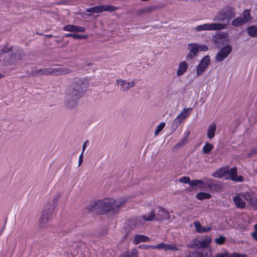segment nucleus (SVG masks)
<instances>
[{"instance_id": "nucleus-1", "label": "nucleus", "mask_w": 257, "mask_h": 257, "mask_svg": "<svg viewBox=\"0 0 257 257\" xmlns=\"http://www.w3.org/2000/svg\"><path fill=\"white\" fill-rule=\"evenodd\" d=\"M126 202L125 200H115L113 198H104L97 201H91L86 207L88 212H97L99 214H105L112 211L117 213L119 208Z\"/></svg>"}, {"instance_id": "nucleus-2", "label": "nucleus", "mask_w": 257, "mask_h": 257, "mask_svg": "<svg viewBox=\"0 0 257 257\" xmlns=\"http://www.w3.org/2000/svg\"><path fill=\"white\" fill-rule=\"evenodd\" d=\"M73 85V90L70 93L67 94L68 98L71 100L67 103L69 107L76 106L77 100L83 96L87 87V84L81 79H77Z\"/></svg>"}, {"instance_id": "nucleus-3", "label": "nucleus", "mask_w": 257, "mask_h": 257, "mask_svg": "<svg viewBox=\"0 0 257 257\" xmlns=\"http://www.w3.org/2000/svg\"><path fill=\"white\" fill-rule=\"evenodd\" d=\"M237 169L233 167L230 168L229 166H226L221 167L217 170L212 174V176L214 178H221L225 177V180H231L233 181L237 182H242L244 181V178L242 176H237Z\"/></svg>"}, {"instance_id": "nucleus-4", "label": "nucleus", "mask_w": 257, "mask_h": 257, "mask_svg": "<svg viewBox=\"0 0 257 257\" xmlns=\"http://www.w3.org/2000/svg\"><path fill=\"white\" fill-rule=\"evenodd\" d=\"M54 210V206L52 202H47L45 205L42 215L40 218L39 225L40 227L46 226L51 218Z\"/></svg>"}, {"instance_id": "nucleus-5", "label": "nucleus", "mask_w": 257, "mask_h": 257, "mask_svg": "<svg viewBox=\"0 0 257 257\" xmlns=\"http://www.w3.org/2000/svg\"><path fill=\"white\" fill-rule=\"evenodd\" d=\"M234 17L235 10L234 8L227 6L225 7L219 13L217 19L218 21L223 23H221L222 24L225 25L226 27Z\"/></svg>"}, {"instance_id": "nucleus-6", "label": "nucleus", "mask_w": 257, "mask_h": 257, "mask_svg": "<svg viewBox=\"0 0 257 257\" xmlns=\"http://www.w3.org/2000/svg\"><path fill=\"white\" fill-rule=\"evenodd\" d=\"M198 187L201 189H208L210 191L219 192L223 188L222 184L214 179H206V182H203V185L199 186Z\"/></svg>"}, {"instance_id": "nucleus-7", "label": "nucleus", "mask_w": 257, "mask_h": 257, "mask_svg": "<svg viewBox=\"0 0 257 257\" xmlns=\"http://www.w3.org/2000/svg\"><path fill=\"white\" fill-rule=\"evenodd\" d=\"M118 9V8L117 7L105 5L90 8L87 9L86 11L91 13H99L103 12H113Z\"/></svg>"}, {"instance_id": "nucleus-8", "label": "nucleus", "mask_w": 257, "mask_h": 257, "mask_svg": "<svg viewBox=\"0 0 257 257\" xmlns=\"http://www.w3.org/2000/svg\"><path fill=\"white\" fill-rule=\"evenodd\" d=\"M225 28V25L222 24L212 23L204 24L197 26L195 30L197 31H211V30H221Z\"/></svg>"}, {"instance_id": "nucleus-9", "label": "nucleus", "mask_w": 257, "mask_h": 257, "mask_svg": "<svg viewBox=\"0 0 257 257\" xmlns=\"http://www.w3.org/2000/svg\"><path fill=\"white\" fill-rule=\"evenodd\" d=\"M210 63V58L208 55L203 57L196 68V76H199L203 74L204 71L208 68Z\"/></svg>"}, {"instance_id": "nucleus-10", "label": "nucleus", "mask_w": 257, "mask_h": 257, "mask_svg": "<svg viewBox=\"0 0 257 257\" xmlns=\"http://www.w3.org/2000/svg\"><path fill=\"white\" fill-rule=\"evenodd\" d=\"M63 71V68L60 67L47 68L43 69H39L35 71V74L40 75H59Z\"/></svg>"}, {"instance_id": "nucleus-11", "label": "nucleus", "mask_w": 257, "mask_h": 257, "mask_svg": "<svg viewBox=\"0 0 257 257\" xmlns=\"http://www.w3.org/2000/svg\"><path fill=\"white\" fill-rule=\"evenodd\" d=\"M192 108L189 107L187 109H184L176 117V118L173 120L172 123V126L177 127L181 123L184 121L185 118L188 116L191 113Z\"/></svg>"}, {"instance_id": "nucleus-12", "label": "nucleus", "mask_w": 257, "mask_h": 257, "mask_svg": "<svg viewBox=\"0 0 257 257\" xmlns=\"http://www.w3.org/2000/svg\"><path fill=\"white\" fill-rule=\"evenodd\" d=\"M232 47L230 45H227L221 48L216 55V60L218 62H221L224 60L231 52Z\"/></svg>"}, {"instance_id": "nucleus-13", "label": "nucleus", "mask_w": 257, "mask_h": 257, "mask_svg": "<svg viewBox=\"0 0 257 257\" xmlns=\"http://www.w3.org/2000/svg\"><path fill=\"white\" fill-rule=\"evenodd\" d=\"M24 56V53L21 48H18L15 52H13L12 56L10 57L9 63H15L21 60Z\"/></svg>"}, {"instance_id": "nucleus-14", "label": "nucleus", "mask_w": 257, "mask_h": 257, "mask_svg": "<svg viewBox=\"0 0 257 257\" xmlns=\"http://www.w3.org/2000/svg\"><path fill=\"white\" fill-rule=\"evenodd\" d=\"M145 222V220L143 216L133 217L129 220V222L131 225L133 226L135 228L140 227V226L144 225Z\"/></svg>"}, {"instance_id": "nucleus-15", "label": "nucleus", "mask_w": 257, "mask_h": 257, "mask_svg": "<svg viewBox=\"0 0 257 257\" xmlns=\"http://www.w3.org/2000/svg\"><path fill=\"white\" fill-rule=\"evenodd\" d=\"M157 249H164L165 251L173 250L178 251L179 249L174 244H167L161 242L157 245Z\"/></svg>"}, {"instance_id": "nucleus-16", "label": "nucleus", "mask_w": 257, "mask_h": 257, "mask_svg": "<svg viewBox=\"0 0 257 257\" xmlns=\"http://www.w3.org/2000/svg\"><path fill=\"white\" fill-rule=\"evenodd\" d=\"M170 218V214L164 208H160L156 215V220L162 221L164 219H169Z\"/></svg>"}, {"instance_id": "nucleus-17", "label": "nucleus", "mask_w": 257, "mask_h": 257, "mask_svg": "<svg viewBox=\"0 0 257 257\" xmlns=\"http://www.w3.org/2000/svg\"><path fill=\"white\" fill-rule=\"evenodd\" d=\"M193 224L195 227L196 232L198 233L207 232L212 229L211 227H206L204 226H202L200 222L198 221L194 222Z\"/></svg>"}, {"instance_id": "nucleus-18", "label": "nucleus", "mask_w": 257, "mask_h": 257, "mask_svg": "<svg viewBox=\"0 0 257 257\" xmlns=\"http://www.w3.org/2000/svg\"><path fill=\"white\" fill-rule=\"evenodd\" d=\"M216 130V124L215 123H211L208 127L207 130V137L209 139H212L215 136V133Z\"/></svg>"}, {"instance_id": "nucleus-19", "label": "nucleus", "mask_w": 257, "mask_h": 257, "mask_svg": "<svg viewBox=\"0 0 257 257\" xmlns=\"http://www.w3.org/2000/svg\"><path fill=\"white\" fill-rule=\"evenodd\" d=\"M188 67V65L186 61L181 62L179 65L177 75L180 76L183 75L187 71Z\"/></svg>"}, {"instance_id": "nucleus-20", "label": "nucleus", "mask_w": 257, "mask_h": 257, "mask_svg": "<svg viewBox=\"0 0 257 257\" xmlns=\"http://www.w3.org/2000/svg\"><path fill=\"white\" fill-rule=\"evenodd\" d=\"M150 238L145 235L137 234L135 236L133 242L135 244H138L142 242H147L149 241Z\"/></svg>"}, {"instance_id": "nucleus-21", "label": "nucleus", "mask_w": 257, "mask_h": 257, "mask_svg": "<svg viewBox=\"0 0 257 257\" xmlns=\"http://www.w3.org/2000/svg\"><path fill=\"white\" fill-rule=\"evenodd\" d=\"M234 204L238 208L243 209L245 207V203L242 200L240 195H235L233 198Z\"/></svg>"}, {"instance_id": "nucleus-22", "label": "nucleus", "mask_w": 257, "mask_h": 257, "mask_svg": "<svg viewBox=\"0 0 257 257\" xmlns=\"http://www.w3.org/2000/svg\"><path fill=\"white\" fill-rule=\"evenodd\" d=\"M247 34L251 37H257V27L251 26L247 28Z\"/></svg>"}, {"instance_id": "nucleus-23", "label": "nucleus", "mask_w": 257, "mask_h": 257, "mask_svg": "<svg viewBox=\"0 0 257 257\" xmlns=\"http://www.w3.org/2000/svg\"><path fill=\"white\" fill-rule=\"evenodd\" d=\"M211 238L209 236H205L204 238H202L201 240H200L201 243V247L202 248H206L207 247L209 244L211 243Z\"/></svg>"}, {"instance_id": "nucleus-24", "label": "nucleus", "mask_w": 257, "mask_h": 257, "mask_svg": "<svg viewBox=\"0 0 257 257\" xmlns=\"http://www.w3.org/2000/svg\"><path fill=\"white\" fill-rule=\"evenodd\" d=\"M65 37H72L74 39H86L88 38V36L86 35L69 33L65 34Z\"/></svg>"}, {"instance_id": "nucleus-25", "label": "nucleus", "mask_w": 257, "mask_h": 257, "mask_svg": "<svg viewBox=\"0 0 257 257\" xmlns=\"http://www.w3.org/2000/svg\"><path fill=\"white\" fill-rule=\"evenodd\" d=\"M197 199L200 200H203L205 199H209L211 198V195L208 193L206 192H199L196 195Z\"/></svg>"}, {"instance_id": "nucleus-26", "label": "nucleus", "mask_w": 257, "mask_h": 257, "mask_svg": "<svg viewBox=\"0 0 257 257\" xmlns=\"http://www.w3.org/2000/svg\"><path fill=\"white\" fill-rule=\"evenodd\" d=\"M239 195L243 197L244 199L246 200L249 204H250L253 197V193L251 191L245 192L242 194H240Z\"/></svg>"}, {"instance_id": "nucleus-27", "label": "nucleus", "mask_w": 257, "mask_h": 257, "mask_svg": "<svg viewBox=\"0 0 257 257\" xmlns=\"http://www.w3.org/2000/svg\"><path fill=\"white\" fill-rule=\"evenodd\" d=\"M119 257H138V252L137 249H134L131 252L126 251L122 253Z\"/></svg>"}, {"instance_id": "nucleus-28", "label": "nucleus", "mask_w": 257, "mask_h": 257, "mask_svg": "<svg viewBox=\"0 0 257 257\" xmlns=\"http://www.w3.org/2000/svg\"><path fill=\"white\" fill-rule=\"evenodd\" d=\"M188 49L192 53L197 55L199 51V45L197 44L190 43L188 45Z\"/></svg>"}, {"instance_id": "nucleus-29", "label": "nucleus", "mask_w": 257, "mask_h": 257, "mask_svg": "<svg viewBox=\"0 0 257 257\" xmlns=\"http://www.w3.org/2000/svg\"><path fill=\"white\" fill-rule=\"evenodd\" d=\"M214 146L209 143H206L202 148V152L205 154H208L213 149Z\"/></svg>"}, {"instance_id": "nucleus-30", "label": "nucleus", "mask_w": 257, "mask_h": 257, "mask_svg": "<svg viewBox=\"0 0 257 257\" xmlns=\"http://www.w3.org/2000/svg\"><path fill=\"white\" fill-rule=\"evenodd\" d=\"M231 24L233 26L237 27L244 25L245 24V22L243 21V18H241V17H239L233 19Z\"/></svg>"}, {"instance_id": "nucleus-31", "label": "nucleus", "mask_w": 257, "mask_h": 257, "mask_svg": "<svg viewBox=\"0 0 257 257\" xmlns=\"http://www.w3.org/2000/svg\"><path fill=\"white\" fill-rule=\"evenodd\" d=\"M143 216L145 221H152L155 218V217L156 218L155 211L154 210L150 212L148 215H143Z\"/></svg>"}, {"instance_id": "nucleus-32", "label": "nucleus", "mask_w": 257, "mask_h": 257, "mask_svg": "<svg viewBox=\"0 0 257 257\" xmlns=\"http://www.w3.org/2000/svg\"><path fill=\"white\" fill-rule=\"evenodd\" d=\"M189 134V132H188L187 134L185 135L182 138V139L176 144L175 147L178 148L185 145L187 142Z\"/></svg>"}, {"instance_id": "nucleus-33", "label": "nucleus", "mask_w": 257, "mask_h": 257, "mask_svg": "<svg viewBox=\"0 0 257 257\" xmlns=\"http://www.w3.org/2000/svg\"><path fill=\"white\" fill-rule=\"evenodd\" d=\"M241 18L243 19V21L245 23L248 22L251 20V16L250 12L248 10H245L243 12V17Z\"/></svg>"}, {"instance_id": "nucleus-34", "label": "nucleus", "mask_w": 257, "mask_h": 257, "mask_svg": "<svg viewBox=\"0 0 257 257\" xmlns=\"http://www.w3.org/2000/svg\"><path fill=\"white\" fill-rule=\"evenodd\" d=\"M185 257H204L202 252L198 251H189Z\"/></svg>"}, {"instance_id": "nucleus-35", "label": "nucleus", "mask_w": 257, "mask_h": 257, "mask_svg": "<svg viewBox=\"0 0 257 257\" xmlns=\"http://www.w3.org/2000/svg\"><path fill=\"white\" fill-rule=\"evenodd\" d=\"M203 181L202 180L196 179L193 180H190L189 185L190 186H197L198 185H203Z\"/></svg>"}, {"instance_id": "nucleus-36", "label": "nucleus", "mask_w": 257, "mask_h": 257, "mask_svg": "<svg viewBox=\"0 0 257 257\" xmlns=\"http://www.w3.org/2000/svg\"><path fill=\"white\" fill-rule=\"evenodd\" d=\"M225 240L226 238L222 235H220L218 238L215 239V242L218 245H222L225 243Z\"/></svg>"}, {"instance_id": "nucleus-37", "label": "nucleus", "mask_w": 257, "mask_h": 257, "mask_svg": "<svg viewBox=\"0 0 257 257\" xmlns=\"http://www.w3.org/2000/svg\"><path fill=\"white\" fill-rule=\"evenodd\" d=\"M200 244H201L200 240H198V239H194L192 240V242L191 247L192 248H201Z\"/></svg>"}, {"instance_id": "nucleus-38", "label": "nucleus", "mask_w": 257, "mask_h": 257, "mask_svg": "<svg viewBox=\"0 0 257 257\" xmlns=\"http://www.w3.org/2000/svg\"><path fill=\"white\" fill-rule=\"evenodd\" d=\"M165 123L164 122H161L157 127L155 131V135L157 136L165 126Z\"/></svg>"}, {"instance_id": "nucleus-39", "label": "nucleus", "mask_w": 257, "mask_h": 257, "mask_svg": "<svg viewBox=\"0 0 257 257\" xmlns=\"http://www.w3.org/2000/svg\"><path fill=\"white\" fill-rule=\"evenodd\" d=\"M139 248H143L145 249H157V245H153L142 244V245H139Z\"/></svg>"}, {"instance_id": "nucleus-40", "label": "nucleus", "mask_w": 257, "mask_h": 257, "mask_svg": "<svg viewBox=\"0 0 257 257\" xmlns=\"http://www.w3.org/2000/svg\"><path fill=\"white\" fill-rule=\"evenodd\" d=\"M190 179L189 177L184 176L182 177L179 179V182L185 184H188L189 185L190 182Z\"/></svg>"}, {"instance_id": "nucleus-41", "label": "nucleus", "mask_w": 257, "mask_h": 257, "mask_svg": "<svg viewBox=\"0 0 257 257\" xmlns=\"http://www.w3.org/2000/svg\"><path fill=\"white\" fill-rule=\"evenodd\" d=\"M135 85V82L134 81L126 83L125 87L123 88V91L128 90L131 87Z\"/></svg>"}, {"instance_id": "nucleus-42", "label": "nucleus", "mask_w": 257, "mask_h": 257, "mask_svg": "<svg viewBox=\"0 0 257 257\" xmlns=\"http://www.w3.org/2000/svg\"><path fill=\"white\" fill-rule=\"evenodd\" d=\"M76 26L74 25H67L65 26V31L75 32L76 30Z\"/></svg>"}, {"instance_id": "nucleus-43", "label": "nucleus", "mask_w": 257, "mask_h": 257, "mask_svg": "<svg viewBox=\"0 0 257 257\" xmlns=\"http://www.w3.org/2000/svg\"><path fill=\"white\" fill-rule=\"evenodd\" d=\"M229 257H248L247 254L245 253H239L237 252H233L230 254Z\"/></svg>"}, {"instance_id": "nucleus-44", "label": "nucleus", "mask_w": 257, "mask_h": 257, "mask_svg": "<svg viewBox=\"0 0 257 257\" xmlns=\"http://www.w3.org/2000/svg\"><path fill=\"white\" fill-rule=\"evenodd\" d=\"M116 83L117 85H119L121 87L122 90L123 91V88L125 87L126 85L125 81L122 79H118L116 81Z\"/></svg>"}, {"instance_id": "nucleus-45", "label": "nucleus", "mask_w": 257, "mask_h": 257, "mask_svg": "<svg viewBox=\"0 0 257 257\" xmlns=\"http://www.w3.org/2000/svg\"><path fill=\"white\" fill-rule=\"evenodd\" d=\"M249 204L252 207H253L255 209H257V197H253V198Z\"/></svg>"}, {"instance_id": "nucleus-46", "label": "nucleus", "mask_w": 257, "mask_h": 257, "mask_svg": "<svg viewBox=\"0 0 257 257\" xmlns=\"http://www.w3.org/2000/svg\"><path fill=\"white\" fill-rule=\"evenodd\" d=\"M60 194H57L53 199V200H49L47 202H52L55 206L57 202L59 200L60 197Z\"/></svg>"}, {"instance_id": "nucleus-47", "label": "nucleus", "mask_w": 257, "mask_h": 257, "mask_svg": "<svg viewBox=\"0 0 257 257\" xmlns=\"http://www.w3.org/2000/svg\"><path fill=\"white\" fill-rule=\"evenodd\" d=\"M196 55L192 53L191 52H190L189 51L188 54H187V57H186V59L187 60H191L192 58H193Z\"/></svg>"}, {"instance_id": "nucleus-48", "label": "nucleus", "mask_w": 257, "mask_h": 257, "mask_svg": "<svg viewBox=\"0 0 257 257\" xmlns=\"http://www.w3.org/2000/svg\"><path fill=\"white\" fill-rule=\"evenodd\" d=\"M85 31V28L83 27L76 26V32H84Z\"/></svg>"}, {"instance_id": "nucleus-49", "label": "nucleus", "mask_w": 257, "mask_h": 257, "mask_svg": "<svg viewBox=\"0 0 257 257\" xmlns=\"http://www.w3.org/2000/svg\"><path fill=\"white\" fill-rule=\"evenodd\" d=\"M199 51H207L208 50V48L205 45H199Z\"/></svg>"}, {"instance_id": "nucleus-50", "label": "nucleus", "mask_w": 257, "mask_h": 257, "mask_svg": "<svg viewBox=\"0 0 257 257\" xmlns=\"http://www.w3.org/2000/svg\"><path fill=\"white\" fill-rule=\"evenodd\" d=\"M156 9V8L154 7H149L146 8L144 12L147 13H150Z\"/></svg>"}, {"instance_id": "nucleus-51", "label": "nucleus", "mask_w": 257, "mask_h": 257, "mask_svg": "<svg viewBox=\"0 0 257 257\" xmlns=\"http://www.w3.org/2000/svg\"><path fill=\"white\" fill-rule=\"evenodd\" d=\"M229 255L227 252L224 253H218L215 257H229Z\"/></svg>"}, {"instance_id": "nucleus-52", "label": "nucleus", "mask_w": 257, "mask_h": 257, "mask_svg": "<svg viewBox=\"0 0 257 257\" xmlns=\"http://www.w3.org/2000/svg\"><path fill=\"white\" fill-rule=\"evenodd\" d=\"M83 156V152H82L81 154H80V155L79 156V161H78L79 166H80L82 163Z\"/></svg>"}, {"instance_id": "nucleus-53", "label": "nucleus", "mask_w": 257, "mask_h": 257, "mask_svg": "<svg viewBox=\"0 0 257 257\" xmlns=\"http://www.w3.org/2000/svg\"><path fill=\"white\" fill-rule=\"evenodd\" d=\"M88 143H89V141L88 140H87L83 144V146H82V152H83V153H84V151L86 148V146H87V144H88Z\"/></svg>"}, {"instance_id": "nucleus-54", "label": "nucleus", "mask_w": 257, "mask_h": 257, "mask_svg": "<svg viewBox=\"0 0 257 257\" xmlns=\"http://www.w3.org/2000/svg\"><path fill=\"white\" fill-rule=\"evenodd\" d=\"M251 236L255 240L257 241V232L256 231L251 233Z\"/></svg>"}, {"instance_id": "nucleus-55", "label": "nucleus", "mask_w": 257, "mask_h": 257, "mask_svg": "<svg viewBox=\"0 0 257 257\" xmlns=\"http://www.w3.org/2000/svg\"><path fill=\"white\" fill-rule=\"evenodd\" d=\"M6 53L8 52V50H5L4 49H1L0 50V53Z\"/></svg>"}, {"instance_id": "nucleus-56", "label": "nucleus", "mask_w": 257, "mask_h": 257, "mask_svg": "<svg viewBox=\"0 0 257 257\" xmlns=\"http://www.w3.org/2000/svg\"><path fill=\"white\" fill-rule=\"evenodd\" d=\"M254 229L257 232V223L254 225Z\"/></svg>"}, {"instance_id": "nucleus-57", "label": "nucleus", "mask_w": 257, "mask_h": 257, "mask_svg": "<svg viewBox=\"0 0 257 257\" xmlns=\"http://www.w3.org/2000/svg\"><path fill=\"white\" fill-rule=\"evenodd\" d=\"M65 73H69V71H68V69H67V70H66V69H65Z\"/></svg>"}, {"instance_id": "nucleus-58", "label": "nucleus", "mask_w": 257, "mask_h": 257, "mask_svg": "<svg viewBox=\"0 0 257 257\" xmlns=\"http://www.w3.org/2000/svg\"><path fill=\"white\" fill-rule=\"evenodd\" d=\"M3 77H4V75L0 73V78H3Z\"/></svg>"}, {"instance_id": "nucleus-59", "label": "nucleus", "mask_w": 257, "mask_h": 257, "mask_svg": "<svg viewBox=\"0 0 257 257\" xmlns=\"http://www.w3.org/2000/svg\"><path fill=\"white\" fill-rule=\"evenodd\" d=\"M254 152H255V150H252L250 154H252Z\"/></svg>"}]
</instances>
